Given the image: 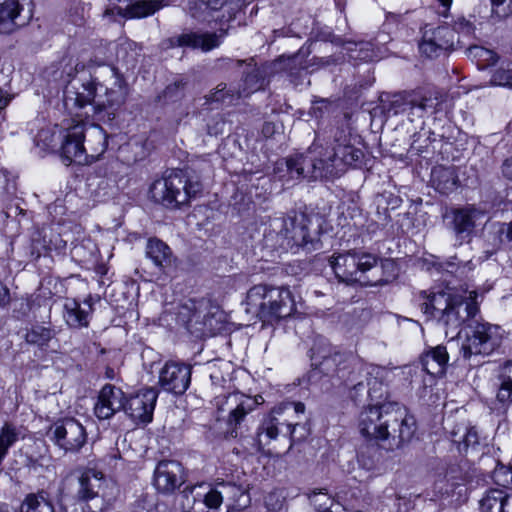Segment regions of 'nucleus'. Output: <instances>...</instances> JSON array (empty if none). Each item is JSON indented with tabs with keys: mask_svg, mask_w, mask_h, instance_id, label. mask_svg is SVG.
Segmentation results:
<instances>
[{
	"mask_svg": "<svg viewBox=\"0 0 512 512\" xmlns=\"http://www.w3.org/2000/svg\"><path fill=\"white\" fill-rule=\"evenodd\" d=\"M420 304L422 312L428 320L436 321L451 338L459 334L463 324H467L466 338L461 346L465 359L477 355H490L502 343L503 331L500 326L488 322H479L476 315L479 312L477 293L470 292L464 297L451 287L433 288L429 293L422 291Z\"/></svg>",
	"mask_w": 512,
	"mask_h": 512,
	"instance_id": "nucleus-1",
	"label": "nucleus"
},
{
	"mask_svg": "<svg viewBox=\"0 0 512 512\" xmlns=\"http://www.w3.org/2000/svg\"><path fill=\"white\" fill-rule=\"evenodd\" d=\"M336 144L324 148L313 144L307 153L286 159L287 173L292 179L330 180L343 175L348 168H361L365 154L344 138L335 139Z\"/></svg>",
	"mask_w": 512,
	"mask_h": 512,
	"instance_id": "nucleus-2",
	"label": "nucleus"
},
{
	"mask_svg": "<svg viewBox=\"0 0 512 512\" xmlns=\"http://www.w3.org/2000/svg\"><path fill=\"white\" fill-rule=\"evenodd\" d=\"M358 428L365 438L386 442L389 449H399L412 440L417 424L400 404L376 401L360 412Z\"/></svg>",
	"mask_w": 512,
	"mask_h": 512,
	"instance_id": "nucleus-3",
	"label": "nucleus"
},
{
	"mask_svg": "<svg viewBox=\"0 0 512 512\" xmlns=\"http://www.w3.org/2000/svg\"><path fill=\"white\" fill-rule=\"evenodd\" d=\"M113 80L112 86L93 85V81L75 79L63 89V103L66 110L73 114L90 105L94 112H102L107 109L117 110L124 104L127 97V86L122 75L117 72L116 76L108 77Z\"/></svg>",
	"mask_w": 512,
	"mask_h": 512,
	"instance_id": "nucleus-4",
	"label": "nucleus"
},
{
	"mask_svg": "<svg viewBox=\"0 0 512 512\" xmlns=\"http://www.w3.org/2000/svg\"><path fill=\"white\" fill-rule=\"evenodd\" d=\"M247 311L254 313L263 324L274 325L293 315L296 310L291 291L285 287L259 284L246 295Z\"/></svg>",
	"mask_w": 512,
	"mask_h": 512,
	"instance_id": "nucleus-5",
	"label": "nucleus"
},
{
	"mask_svg": "<svg viewBox=\"0 0 512 512\" xmlns=\"http://www.w3.org/2000/svg\"><path fill=\"white\" fill-rule=\"evenodd\" d=\"M312 377L317 374L342 380H356L361 375V362L352 355L335 351L324 338H316L309 350Z\"/></svg>",
	"mask_w": 512,
	"mask_h": 512,
	"instance_id": "nucleus-6",
	"label": "nucleus"
},
{
	"mask_svg": "<svg viewBox=\"0 0 512 512\" xmlns=\"http://www.w3.org/2000/svg\"><path fill=\"white\" fill-rule=\"evenodd\" d=\"M312 220L305 213L293 212L287 217L276 218L270 224L271 230L265 235L266 243L275 241L274 248L287 251L294 247L316 249L317 232H311Z\"/></svg>",
	"mask_w": 512,
	"mask_h": 512,
	"instance_id": "nucleus-7",
	"label": "nucleus"
},
{
	"mask_svg": "<svg viewBox=\"0 0 512 512\" xmlns=\"http://www.w3.org/2000/svg\"><path fill=\"white\" fill-rule=\"evenodd\" d=\"M304 412L305 405L301 402H283L274 407L257 428L256 437L252 439V448L256 452L262 451L279 434L293 439V432L298 426L297 419Z\"/></svg>",
	"mask_w": 512,
	"mask_h": 512,
	"instance_id": "nucleus-8",
	"label": "nucleus"
},
{
	"mask_svg": "<svg viewBox=\"0 0 512 512\" xmlns=\"http://www.w3.org/2000/svg\"><path fill=\"white\" fill-rule=\"evenodd\" d=\"M202 190L198 180H191L183 171H171L154 181L150 188L152 199L167 208H178L188 204Z\"/></svg>",
	"mask_w": 512,
	"mask_h": 512,
	"instance_id": "nucleus-9",
	"label": "nucleus"
},
{
	"mask_svg": "<svg viewBox=\"0 0 512 512\" xmlns=\"http://www.w3.org/2000/svg\"><path fill=\"white\" fill-rule=\"evenodd\" d=\"M119 72L113 65L107 64L103 58L92 56L87 61L74 59L65 56L59 62V68L53 71L54 80H59L67 87L71 81L82 79L83 81H93V85H100V82H106L108 77L116 76Z\"/></svg>",
	"mask_w": 512,
	"mask_h": 512,
	"instance_id": "nucleus-10",
	"label": "nucleus"
},
{
	"mask_svg": "<svg viewBox=\"0 0 512 512\" xmlns=\"http://www.w3.org/2000/svg\"><path fill=\"white\" fill-rule=\"evenodd\" d=\"M330 266L339 281L346 284L359 283L362 286L383 284L382 279L371 278L367 272L376 267L377 258L371 254L348 251L332 256Z\"/></svg>",
	"mask_w": 512,
	"mask_h": 512,
	"instance_id": "nucleus-11",
	"label": "nucleus"
},
{
	"mask_svg": "<svg viewBox=\"0 0 512 512\" xmlns=\"http://www.w3.org/2000/svg\"><path fill=\"white\" fill-rule=\"evenodd\" d=\"M486 215V211L473 204L447 208L442 214L445 227L454 238V246L460 247L469 243L474 235L479 221Z\"/></svg>",
	"mask_w": 512,
	"mask_h": 512,
	"instance_id": "nucleus-12",
	"label": "nucleus"
},
{
	"mask_svg": "<svg viewBox=\"0 0 512 512\" xmlns=\"http://www.w3.org/2000/svg\"><path fill=\"white\" fill-rule=\"evenodd\" d=\"M242 0H188L187 14L199 23L230 22Z\"/></svg>",
	"mask_w": 512,
	"mask_h": 512,
	"instance_id": "nucleus-13",
	"label": "nucleus"
},
{
	"mask_svg": "<svg viewBox=\"0 0 512 512\" xmlns=\"http://www.w3.org/2000/svg\"><path fill=\"white\" fill-rule=\"evenodd\" d=\"M49 440L64 453L79 452L87 442V432L75 418H63L54 422L48 432Z\"/></svg>",
	"mask_w": 512,
	"mask_h": 512,
	"instance_id": "nucleus-14",
	"label": "nucleus"
},
{
	"mask_svg": "<svg viewBox=\"0 0 512 512\" xmlns=\"http://www.w3.org/2000/svg\"><path fill=\"white\" fill-rule=\"evenodd\" d=\"M360 372L361 375L356 380L341 381V384L350 389L351 399L356 403L362 402L364 398L369 399L371 403L382 400L386 393L385 386L380 379L383 369L368 368L361 363Z\"/></svg>",
	"mask_w": 512,
	"mask_h": 512,
	"instance_id": "nucleus-15",
	"label": "nucleus"
},
{
	"mask_svg": "<svg viewBox=\"0 0 512 512\" xmlns=\"http://www.w3.org/2000/svg\"><path fill=\"white\" fill-rule=\"evenodd\" d=\"M261 403H263L262 396H249L240 392H233L216 398L218 410L228 413L227 423L232 429L231 434L235 433V436H237V428L244 422L247 415L253 412Z\"/></svg>",
	"mask_w": 512,
	"mask_h": 512,
	"instance_id": "nucleus-16",
	"label": "nucleus"
},
{
	"mask_svg": "<svg viewBox=\"0 0 512 512\" xmlns=\"http://www.w3.org/2000/svg\"><path fill=\"white\" fill-rule=\"evenodd\" d=\"M454 30L447 25L433 27L425 25L419 42V51L427 58L439 57L442 53L453 49Z\"/></svg>",
	"mask_w": 512,
	"mask_h": 512,
	"instance_id": "nucleus-17",
	"label": "nucleus"
},
{
	"mask_svg": "<svg viewBox=\"0 0 512 512\" xmlns=\"http://www.w3.org/2000/svg\"><path fill=\"white\" fill-rule=\"evenodd\" d=\"M192 366L183 362L167 361L159 371L158 384L167 393L183 395L190 386Z\"/></svg>",
	"mask_w": 512,
	"mask_h": 512,
	"instance_id": "nucleus-18",
	"label": "nucleus"
},
{
	"mask_svg": "<svg viewBox=\"0 0 512 512\" xmlns=\"http://www.w3.org/2000/svg\"><path fill=\"white\" fill-rule=\"evenodd\" d=\"M158 391L154 387L140 390L124 401L125 413L135 423H150L153 418Z\"/></svg>",
	"mask_w": 512,
	"mask_h": 512,
	"instance_id": "nucleus-19",
	"label": "nucleus"
},
{
	"mask_svg": "<svg viewBox=\"0 0 512 512\" xmlns=\"http://www.w3.org/2000/svg\"><path fill=\"white\" fill-rule=\"evenodd\" d=\"M85 125L77 123L67 128L62 136L61 157L66 165L71 163L84 164L88 162L87 148L84 146Z\"/></svg>",
	"mask_w": 512,
	"mask_h": 512,
	"instance_id": "nucleus-20",
	"label": "nucleus"
},
{
	"mask_svg": "<svg viewBox=\"0 0 512 512\" xmlns=\"http://www.w3.org/2000/svg\"><path fill=\"white\" fill-rule=\"evenodd\" d=\"M108 484V480L101 471L88 468L78 478L76 498L85 503L97 498H101L102 502L109 501Z\"/></svg>",
	"mask_w": 512,
	"mask_h": 512,
	"instance_id": "nucleus-21",
	"label": "nucleus"
},
{
	"mask_svg": "<svg viewBox=\"0 0 512 512\" xmlns=\"http://www.w3.org/2000/svg\"><path fill=\"white\" fill-rule=\"evenodd\" d=\"M184 482V470L179 462L163 460L157 464L154 470L153 485L158 492L166 495L172 494Z\"/></svg>",
	"mask_w": 512,
	"mask_h": 512,
	"instance_id": "nucleus-22",
	"label": "nucleus"
},
{
	"mask_svg": "<svg viewBox=\"0 0 512 512\" xmlns=\"http://www.w3.org/2000/svg\"><path fill=\"white\" fill-rule=\"evenodd\" d=\"M226 32H184L180 35L169 38V47L200 49L202 52H209L220 46Z\"/></svg>",
	"mask_w": 512,
	"mask_h": 512,
	"instance_id": "nucleus-23",
	"label": "nucleus"
},
{
	"mask_svg": "<svg viewBox=\"0 0 512 512\" xmlns=\"http://www.w3.org/2000/svg\"><path fill=\"white\" fill-rule=\"evenodd\" d=\"M124 392L112 385L105 384L98 395L94 406V414L100 420L110 419L117 412L124 409Z\"/></svg>",
	"mask_w": 512,
	"mask_h": 512,
	"instance_id": "nucleus-24",
	"label": "nucleus"
},
{
	"mask_svg": "<svg viewBox=\"0 0 512 512\" xmlns=\"http://www.w3.org/2000/svg\"><path fill=\"white\" fill-rule=\"evenodd\" d=\"M18 0H0V34L9 35L25 26L30 17L22 15Z\"/></svg>",
	"mask_w": 512,
	"mask_h": 512,
	"instance_id": "nucleus-25",
	"label": "nucleus"
},
{
	"mask_svg": "<svg viewBox=\"0 0 512 512\" xmlns=\"http://www.w3.org/2000/svg\"><path fill=\"white\" fill-rule=\"evenodd\" d=\"M485 242L491 247V253L500 249H512V221L494 222L486 228Z\"/></svg>",
	"mask_w": 512,
	"mask_h": 512,
	"instance_id": "nucleus-26",
	"label": "nucleus"
},
{
	"mask_svg": "<svg viewBox=\"0 0 512 512\" xmlns=\"http://www.w3.org/2000/svg\"><path fill=\"white\" fill-rule=\"evenodd\" d=\"M307 56V52L301 49L296 54L287 58L286 69L288 71L290 81L295 86L310 84L308 74L314 70L312 69L309 71Z\"/></svg>",
	"mask_w": 512,
	"mask_h": 512,
	"instance_id": "nucleus-27",
	"label": "nucleus"
},
{
	"mask_svg": "<svg viewBox=\"0 0 512 512\" xmlns=\"http://www.w3.org/2000/svg\"><path fill=\"white\" fill-rule=\"evenodd\" d=\"M167 5V0H135L125 8L118 7L117 14L123 18H145Z\"/></svg>",
	"mask_w": 512,
	"mask_h": 512,
	"instance_id": "nucleus-28",
	"label": "nucleus"
},
{
	"mask_svg": "<svg viewBox=\"0 0 512 512\" xmlns=\"http://www.w3.org/2000/svg\"><path fill=\"white\" fill-rule=\"evenodd\" d=\"M146 256L162 270L172 267L175 260L171 248L158 238L147 241Z\"/></svg>",
	"mask_w": 512,
	"mask_h": 512,
	"instance_id": "nucleus-29",
	"label": "nucleus"
},
{
	"mask_svg": "<svg viewBox=\"0 0 512 512\" xmlns=\"http://www.w3.org/2000/svg\"><path fill=\"white\" fill-rule=\"evenodd\" d=\"M497 380L496 401L502 409L507 410L512 405V360L501 366Z\"/></svg>",
	"mask_w": 512,
	"mask_h": 512,
	"instance_id": "nucleus-30",
	"label": "nucleus"
},
{
	"mask_svg": "<svg viewBox=\"0 0 512 512\" xmlns=\"http://www.w3.org/2000/svg\"><path fill=\"white\" fill-rule=\"evenodd\" d=\"M448 353L444 346H437L423 354L420 358L422 369L431 376H441L445 372Z\"/></svg>",
	"mask_w": 512,
	"mask_h": 512,
	"instance_id": "nucleus-31",
	"label": "nucleus"
},
{
	"mask_svg": "<svg viewBox=\"0 0 512 512\" xmlns=\"http://www.w3.org/2000/svg\"><path fill=\"white\" fill-rule=\"evenodd\" d=\"M432 186L441 194H449L458 187V176L454 167L437 166L431 172Z\"/></svg>",
	"mask_w": 512,
	"mask_h": 512,
	"instance_id": "nucleus-32",
	"label": "nucleus"
},
{
	"mask_svg": "<svg viewBox=\"0 0 512 512\" xmlns=\"http://www.w3.org/2000/svg\"><path fill=\"white\" fill-rule=\"evenodd\" d=\"M90 310L82 306L76 299H67L63 307V318L71 328L88 327L90 323Z\"/></svg>",
	"mask_w": 512,
	"mask_h": 512,
	"instance_id": "nucleus-33",
	"label": "nucleus"
},
{
	"mask_svg": "<svg viewBox=\"0 0 512 512\" xmlns=\"http://www.w3.org/2000/svg\"><path fill=\"white\" fill-rule=\"evenodd\" d=\"M85 141L87 143L88 159H98L107 149L108 135L100 125H91L85 128Z\"/></svg>",
	"mask_w": 512,
	"mask_h": 512,
	"instance_id": "nucleus-34",
	"label": "nucleus"
},
{
	"mask_svg": "<svg viewBox=\"0 0 512 512\" xmlns=\"http://www.w3.org/2000/svg\"><path fill=\"white\" fill-rule=\"evenodd\" d=\"M512 499L503 490L490 489L480 500L481 512H510Z\"/></svg>",
	"mask_w": 512,
	"mask_h": 512,
	"instance_id": "nucleus-35",
	"label": "nucleus"
},
{
	"mask_svg": "<svg viewBox=\"0 0 512 512\" xmlns=\"http://www.w3.org/2000/svg\"><path fill=\"white\" fill-rule=\"evenodd\" d=\"M237 89L231 85L228 86L226 83H220L213 91L205 95V104L234 105L243 97V92Z\"/></svg>",
	"mask_w": 512,
	"mask_h": 512,
	"instance_id": "nucleus-36",
	"label": "nucleus"
},
{
	"mask_svg": "<svg viewBox=\"0 0 512 512\" xmlns=\"http://www.w3.org/2000/svg\"><path fill=\"white\" fill-rule=\"evenodd\" d=\"M415 115L435 114L443 110L442 95L438 92H415Z\"/></svg>",
	"mask_w": 512,
	"mask_h": 512,
	"instance_id": "nucleus-37",
	"label": "nucleus"
},
{
	"mask_svg": "<svg viewBox=\"0 0 512 512\" xmlns=\"http://www.w3.org/2000/svg\"><path fill=\"white\" fill-rule=\"evenodd\" d=\"M252 61L253 59L246 64L241 79L242 84L237 89L243 92V97H247L260 90L264 85V73L256 64H253Z\"/></svg>",
	"mask_w": 512,
	"mask_h": 512,
	"instance_id": "nucleus-38",
	"label": "nucleus"
},
{
	"mask_svg": "<svg viewBox=\"0 0 512 512\" xmlns=\"http://www.w3.org/2000/svg\"><path fill=\"white\" fill-rule=\"evenodd\" d=\"M19 512H55L49 494L41 490L37 493H29L21 503Z\"/></svg>",
	"mask_w": 512,
	"mask_h": 512,
	"instance_id": "nucleus-39",
	"label": "nucleus"
},
{
	"mask_svg": "<svg viewBox=\"0 0 512 512\" xmlns=\"http://www.w3.org/2000/svg\"><path fill=\"white\" fill-rule=\"evenodd\" d=\"M56 331L52 326H45L39 323L32 324L26 328L24 340L27 344L44 348L55 337Z\"/></svg>",
	"mask_w": 512,
	"mask_h": 512,
	"instance_id": "nucleus-40",
	"label": "nucleus"
},
{
	"mask_svg": "<svg viewBox=\"0 0 512 512\" xmlns=\"http://www.w3.org/2000/svg\"><path fill=\"white\" fill-rule=\"evenodd\" d=\"M451 441L457 445L460 453L467 452L469 448L474 449L479 444L478 432L473 427L459 425L451 432Z\"/></svg>",
	"mask_w": 512,
	"mask_h": 512,
	"instance_id": "nucleus-41",
	"label": "nucleus"
},
{
	"mask_svg": "<svg viewBox=\"0 0 512 512\" xmlns=\"http://www.w3.org/2000/svg\"><path fill=\"white\" fill-rule=\"evenodd\" d=\"M204 483L186 486L180 494L179 503L183 512H203L201 497L197 495V491L204 490Z\"/></svg>",
	"mask_w": 512,
	"mask_h": 512,
	"instance_id": "nucleus-42",
	"label": "nucleus"
},
{
	"mask_svg": "<svg viewBox=\"0 0 512 512\" xmlns=\"http://www.w3.org/2000/svg\"><path fill=\"white\" fill-rule=\"evenodd\" d=\"M345 49L348 57L354 61H374L378 58L375 51V44L369 41L347 42Z\"/></svg>",
	"mask_w": 512,
	"mask_h": 512,
	"instance_id": "nucleus-43",
	"label": "nucleus"
},
{
	"mask_svg": "<svg viewBox=\"0 0 512 512\" xmlns=\"http://www.w3.org/2000/svg\"><path fill=\"white\" fill-rule=\"evenodd\" d=\"M184 310L189 311L191 314L187 319V329L191 330L194 325H199L200 327H196L198 331H204V328L207 326V314L204 313L206 309V303L204 301L195 302L190 300L189 303H186L183 306Z\"/></svg>",
	"mask_w": 512,
	"mask_h": 512,
	"instance_id": "nucleus-44",
	"label": "nucleus"
},
{
	"mask_svg": "<svg viewBox=\"0 0 512 512\" xmlns=\"http://www.w3.org/2000/svg\"><path fill=\"white\" fill-rule=\"evenodd\" d=\"M468 54L471 58L476 60L477 66L480 69L493 66L499 60V56L496 52L478 45L470 46L468 48Z\"/></svg>",
	"mask_w": 512,
	"mask_h": 512,
	"instance_id": "nucleus-45",
	"label": "nucleus"
},
{
	"mask_svg": "<svg viewBox=\"0 0 512 512\" xmlns=\"http://www.w3.org/2000/svg\"><path fill=\"white\" fill-rule=\"evenodd\" d=\"M415 92L397 94L393 97L389 112L393 115L409 113L415 115Z\"/></svg>",
	"mask_w": 512,
	"mask_h": 512,
	"instance_id": "nucleus-46",
	"label": "nucleus"
},
{
	"mask_svg": "<svg viewBox=\"0 0 512 512\" xmlns=\"http://www.w3.org/2000/svg\"><path fill=\"white\" fill-rule=\"evenodd\" d=\"M380 454V449L376 444H367L359 449L357 460L362 468L370 471L376 467Z\"/></svg>",
	"mask_w": 512,
	"mask_h": 512,
	"instance_id": "nucleus-47",
	"label": "nucleus"
},
{
	"mask_svg": "<svg viewBox=\"0 0 512 512\" xmlns=\"http://www.w3.org/2000/svg\"><path fill=\"white\" fill-rule=\"evenodd\" d=\"M19 438L17 428L10 423H5L0 430V464L6 457L8 450Z\"/></svg>",
	"mask_w": 512,
	"mask_h": 512,
	"instance_id": "nucleus-48",
	"label": "nucleus"
},
{
	"mask_svg": "<svg viewBox=\"0 0 512 512\" xmlns=\"http://www.w3.org/2000/svg\"><path fill=\"white\" fill-rule=\"evenodd\" d=\"M204 490L197 491V495L201 497L202 506L209 510H217L223 503V491L206 485Z\"/></svg>",
	"mask_w": 512,
	"mask_h": 512,
	"instance_id": "nucleus-49",
	"label": "nucleus"
},
{
	"mask_svg": "<svg viewBox=\"0 0 512 512\" xmlns=\"http://www.w3.org/2000/svg\"><path fill=\"white\" fill-rule=\"evenodd\" d=\"M61 138V135H56L50 128H43L38 131L34 138L35 144L43 150L54 149L57 145V140Z\"/></svg>",
	"mask_w": 512,
	"mask_h": 512,
	"instance_id": "nucleus-50",
	"label": "nucleus"
},
{
	"mask_svg": "<svg viewBox=\"0 0 512 512\" xmlns=\"http://www.w3.org/2000/svg\"><path fill=\"white\" fill-rule=\"evenodd\" d=\"M132 512H158L154 496L140 495L133 503Z\"/></svg>",
	"mask_w": 512,
	"mask_h": 512,
	"instance_id": "nucleus-51",
	"label": "nucleus"
},
{
	"mask_svg": "<svg viewBox=\"0 0 512 512\" xmlns=\"http://www.w3.org/2000/svg\"><path fill=\"white\" fill-rule=\"evenodd\" d=\"M33 301L29 297H20L13 302V314L17 319H24L29 316Z\"/></svg>",
	"mask_w": 512,
	"mask_h": 512,
	"instance_id": "nucleus-52",
	"label": "nucleus"
},
{
	"mask_svg": "<svg viewBox=\"0 0 512 512\" xmlns=\"http://www.w3.org/2000/svg\"><path fill=\"white\" fill-rule=\"evenodd\" d=\"M187 82L183 79H179L174 83L168 85L163 91V97L168 101H176L183 97L184 89Z\"/></svg>",
	"mask_w": 512,
	"mask_h": 512,
	"instance_id": "nucleus-53",
	"label": "nucleus"
},
{
	"mask_svg": "<svg viewBox=\"0 0 512 512\" xmlns=\"http://www.w3.org/2000/svg\"><path fill=\"white\" fill-rule=\"evenodd\" d=\"M309 499L314 505L319 506L317 509L318 512H333L331 510L333 503L330 497L327 495V493H324L322 491H313L309 495Z\"/></svg>",
	"mask_w": 512,
	"mask_h": 512,
	"instance_id": "nucleus-54",
	"label": "nucleus"
},
{
	"mask_svg": "<svg viewBox=\"0 0 512 512\" xmlns=\"http://www.w3.org/2000/svg\"><path fill=\"white\" fill-rule=\"evenodd\" d=\"M491 84L512 89V69H497L491 77Z\"/></svg>",
	"mask_w": 512,
	"mask_h": 512,
	"instance_id": "nucleus-55",
	"label": "nucleus"
},
{
	"mask_svg": "<svg viewBox=\"0 0 512 512\" xmlns=\"http://www.w3.org/2000/svg\"><path fill=\"white\" fill-rule=\"evenodd\" d=\"M492 13L498 18H506L512 14V0H491Z\"/></svg>",
	"mask_w": 512,
	"mask_h": 512,
	"instance_id": "nucleus-56",
	"label": "nucleus"
},
{
	"mask_svg": "<svg viewBox=\"0 0 512 512\" xmlns=\"http://www.w3.org/2000/svg\"><path fill=\"white\" fill-rule=\"evenodd\" d=\"M451 29L454 30L455 37L456 34L460 33L464 35L473 34L475 27L472 22H470L464 17H460L455 21L454 26Z\"/></svg>",
	"mask_w": 512,
	"mask_h": 512,
	"instance_id": "nucleus-57",
	"label": "nucleus"
},
{
	"mask_svg": "<svg viewBox=\"0 0 512 512\" xmlns=\"http://www.w3.org/2000/svg\"><path fill=\"white\" fill-rule=\"evenodd\" d=\"M432 135L433 133L428 131V132H425L424 135ZM422 134L421 132L419 133H416L413 135V141H412V144H411V150L412 151H415L416 153H422L423 152V149L426 148L428 146V143L431 141L430 140V136H427L426 139L424 140L425 144L422 145V144H417L421 138Z\"/></svg>",
	"mask_w": 512,
	"mask_h": 512,
	"instance_id": "nucleus-58",
	"label": "nucleus"
},
{
	"mask_svg": "<svg viewBox=\"0 0 512 512\" xmlns=\"http://www.w3.org/2000/svg\"><path fill=\"white\" fill-rule=\"evenodd\" d=\"M10 301V293L7 286L0 280V307L6 306Z\"/></svg>",
	"mask_w": 512,
	"mask_h": 512,
	"instance_id": "nucleus-59",
	"label": "nucleus"
},
{
	"mask_svg": "<svg viewBox=\"0 0 512 512\" xmlns=\"http://www.w3.org/2000/svg\"><path fill=\"white\" fill-rule=\"evenodd\" d=\"M45 247L44 241L40 239H32L31 255L36 258L40 257L41 250Z\"/></svg>",
	"mask_w": 512,
	"mask_h": 512,
	"instance_id": "nucleus-60",
	"label": "nucleus"
},
{
	"mask_svg": "<svg viewBox=\"0 0 512 512\" xmlns=\"http://www.w3.org/2000/svg\"><path fill=\"white\" fill-rule=\"evenodd\" d=\"M98 301H100V297L98 295L93 296L90 294L84 299V301L81 304L86 309H89L90 314H92L94 311L93 305Z\"/></svg>",
	"mask_w": 512,
	"mask_h": 512,
	"instance_id": "nucleus-61",
	"label": "nucleus"
},
{
	"mask_svg": "<svg viewBox=\"0 0 512 512\" xmlns=\"http://www.w3.org/2000/svg\"><path fill=\"white\" fill-rule=\"evenodd\" d=\"M502 173L505 178L512 181V156L503 162Z\"/></svg>",
	"mask_w": 512,
	"mask_h": 512,
	"instance_id": "nucleus-62",
	"label": "nucleus"
},
{
	"mask_svg": "<svg viewBox=\"0 0 512 512\" xmlns=\"http://www.w3.org/2000/svg\"><path fill=\"white\" fill-rule=\"evenodd\" d=\"M210 379L214 385H222L225 382V378L219 371H213L210 374Z\"/></svg>",
	"mask_w": 512,
	"mask_h": 512,
	"instance_id": "nucleus-63",
	"label": "nucleus"
},
{
	"mask_svg": "<svg viewBox=\"0 0 512 512\" xmlns=\"http://www.w3.org/2000/svg\"><path fill=\"white\" fill-rule=\"evenodd\" d=\"M219 125H221V126L225 125V122L222 120V118H220V121H218L216 123V127L215 128H212L210 125H208V133L210 135H213V134L216 135L219 132H222V128H218Z\"/></svg>",
	"mask_w": 512,
	"mask_h": 512,
	"instance_id": "nucleus-64",
	"label": "nucleus"
}]
</instances>
